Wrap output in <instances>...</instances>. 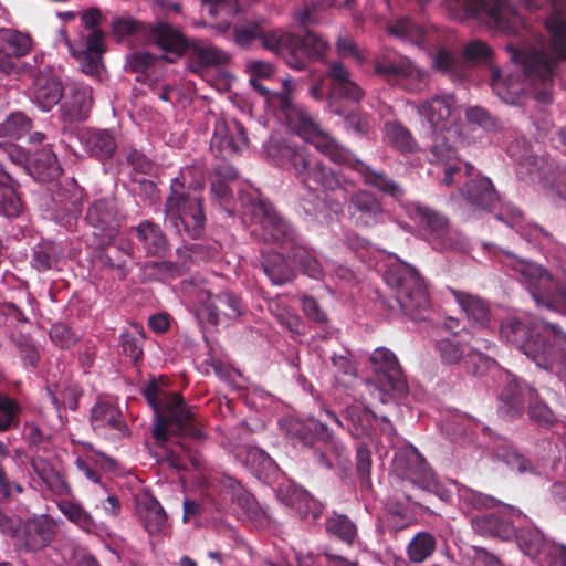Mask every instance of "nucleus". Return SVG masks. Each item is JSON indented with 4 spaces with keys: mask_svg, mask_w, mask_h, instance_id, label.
<instances>
[{
    "mask_svg": "<svg viewBox=\"0 0 566 566\" xmlns=\"http://www.w3.org/2000/svg\"><path fill=\"white\" fill-rule=\"evenodd\" d=\"M457 303L468 318L480 327H485L491 318L489 304L481 297L458 290H451Z\"/></svg>",
    "mask_w": 566,
    "mask_h": 566,
    "instance_id": "43",
    "label": "nucleus"
},
{
    "mask_svg": "<svg viewBox=\"0 0 566 566\" xmlns=\"http://www.w3.org/2000/svg\"><path fill=\"white\" fill-rule=\"evenodd\" d=\"M248 312V307L241 296L231 291L213 293L206 292L202 298L201 314L206 316L211 325L224 324L235 321Z\"/></svg>",
    "mask_w": 566,
    "mask_h": 566,
    "instance_id": "12",
    "label": "nucleus"
},
{
    "mask_svg": "<svg viewBox=\"0 0 566 566\" xmlns=\"http://www.w3.org/2000/svg\"><path fill=\"white\" fill-rule=\"evenodd\" d=\"M21 166L40 182L53 181L62 172L56 155L49 148L39 149L29 156L25 154Z\"/></svg>",
    "mask_w": 566,
    "mask_h": 566,
    "instance_id": "31",
    "label": "nucleus"
},
{
    "mask_svg": "<svg viewBox=\"0 0 566 566\" xmlns=\"http://www.w3.org/2000/svg\"><path fill=\"white\" fill-rule=\"evenodd\" d=\"M558 326L548 322L530 326L517 317H506L501 324L500 334L507 343L516 346L535 363L532 350H544Z\"/></svg>",
    "mask_w": 566,
    "mask_h": 566,
    "instance_id": "9",
    "label": "nucleus"
},
{
    "mask_svg": "<svg viewBox=\"0 0 566 566\" xmlns=\"http://www.w3.org/2000/svg\"><path fill=\"white\" fill-rule=\"evenodd\" d=\"M164 52L181 56L188 48L187 39L181 32L168 23L150 24L146 36Z\"/></svg>",
    "mask_w": 566,
    "mask_h": 566,
    "instance_id": "35",
    "label": "nucleus"
},
{
    "mask_svg": "<svg viewBox=\"0 0 566 566\" xmlns=\"http://www.w3.org/2000/svg\"><path fill=\"white\" fill-rule=\"evenodd\" d=\"M453 109L454 98L451 95H443L422 102L418 112L431 126H439L451 116Z\"/></svg>",
    "mask_w": 566,
    "mask_h": 566,
    "instance_id": "48",
    "label": "nucleus"
},
{
    "mask_svg": "<svg viewBox=\"0 0 566 566\" xmlns=\"http://www.w3.org/2000/svg\"><path fill=\"white\" fill-rule=\"evenodd\" d=\"M122 348L126 356L134 363L143 359V345L145 340V332L142 326H133L132 329L122 334Z\"/></svg>",
    "mask_w": 566,
    "mask_h": 566,
    "instance_id": "62",
    "label": "nucleus"
},
{
    "mask_svg": "<svg viewBox=\"0 0 566 566\" xmlns=\"http://www.w3.org/2000/svg\"><path fill=\"white\" fill-rule=\"evenodd\" d=\"M327 75L331 81L328 98L336 114H342L335 106L336 101L345 99L358 104L363 99L365 95L364 91L352 80L349 71L342 63H332Z\"/></svg>",
    "mask_w": 566,
    "mask_h": 566,
    "instance_id": "20",
    "label": "nucleus"
},
{
    "mask_svg": "<svg viewBox=\"0 0 566 566\" xmlns=\"http://www.w3.org/2000/svg\"><path fill=\"white\" fill-rule=\"evenodd\" d=\"M347 213L350 222L358 229L375 228L387 218L381 198L369 189H358L349 196Z\"/></svg>",
    "mask_w": 566,
    "mask_h": 566,
    "instance_id": "11",
    "label": "nucleus"
},
{
    "mask_svg": "<svg viewBox=\"0 0 566 566\" xmlns=\"http://www.w3.org/2000/svg\"><path fill=\"white\" fill-rule=\"evenodd\" d=\"M232 39L242 49H249L259 41L263 49L297 71L305 70L313 60H322L329 50L328 41L314 31L307 30L304 35H297L283 29H269L263 21L254 20L234 25Z\"/></svg>",
    "mask_w": 566,
    "mask_h": 566,
    "instance_id": "2",
    "label": "nucleus"
},
{
    "mask_svg": "<svg viewBox=\"0 0 566 566\" xmlns=\"http://www.w3.org/2000/svg\"><path fill=\"white\" fill-rule=\"evenodd\" d=\"M85 221L94 229L95 235L112 240L120 226V216L113 199H98L86 211Z\"/></svg>",
    "mask_w": 566,
    "mask_h": 566,
    "instance_id": "19",
    "label": "nucleus"
},
{
    "mask_svg": "<svg viewBox=\"0 0 566 566\" xmlns=\"http://www.w3.org/2000/svg\"><path fill=\"white\" fill-rule=\"evenodd\" d=\"M517 510L509 505H501L500 510L492 513L478 515L471 520L473 530L482 535L501 541H510L515 535L513 515Z\"/></svg>",
    "mask_w": 566,
    "mask_h": 566,
    "instance_id": "17",
    "label": "nucleus"
},
{
    "mask_svg": "<svg viewBox=\"0 0 566 566\" xmlns=\"http://www.w3.org/2000/svg\"><path fill=\"white\" fill-rule=\"evenodd\" d=\"M202 3L210 17L219 19L216 29L221 33L230 29L233 18L240 12L238 0H202Z\"/></svg>",
    "mask_w": 566,
    "mask_h": 566,
    "instance_id": "51",
    "label": "nucleus"
},
{
    "mask_svg": "<svg viewBox=\"0 0 566 566\" xmlns=\"http://www.w3.org/2000/svg\"><path fill=\"white\" fill-rule=\"evenodd\" d=\"M261 268L274 285H284L291 282L295 276L294 269L280 252L272 251L263 253Z\"/></svg>",
    "mask_w": 566,
    "mask_h": 566,
    "instance_id": "45",
    "label": "nucleus"
},
{
    "mask_svg": "<svg viewBox=\"0 0 566 566\" xmlns=\"http://www.w3.org/2000/svg\"><path fill=\"white\" fill-rule=\"evenodd\" d=\"M290 258L300 268L303 274L311 279L319 280L324 270L316 255L304 245L293 244L290 250Z\"/></svg>",
    "mask_w": 566,
    "mask_h": 566,
    "instance_id": "55",
    "label": "nucleus"
},
{
    "mask_svg": "<svg viewBox=\"0 0 566 566\" xmlns=\"http://www.w3.org/2000/svg\"><path fill=\"white\" fill-rule=\"evenodd\" d=\"M384 133L389 146L401 155L406 156L419 151L418 142L402 123L397 120L386 122Z\"/></svg>",
    "mask_w": 566,
    "mask_h": 566,
    "instance_id": "42",
    "label": "nucleus"
},
{
    "mask_svg": "<svg viewBox=\"0 0 566 566\" xmlns=\"http://www.w3.org/2000/svg\"><path fill=\"white\" fill-rule=\"evenodd\" d=\"M32 46L29 34L10 28H0V53L7 56H25Z\"/></svg>",
    "mask_w": 566,
    "mask_h": 566,
    "instance_id": "49",
    "label": "nucleus"
},
{
    "mask_svg": "<svg viewBox=\"0 0 566 566\" xmlns=\"http://www.w3.org/2000/svg\"><path fill=\"white\" fill-rule=\"evenodd\" d=\"M192 169H182L171 180L169 195L165 201V218L179 234H186L190 239L199 238L206 227V214L202 208V198L191 196L190 190L202 187L200 181H189L188 176Z\"/></svg>",
    "mask_w": 566,
    "mask_h": 566,
    "instance_id": "4",
    "label": "nucleus"
},
{
    "mask_svg": "<svg viewBox=\"0 0 566 566\" xmlns=\"http://www.w3.org/2000/svg\"><path fill=\"white\" fill-rule=\"evenodd\" d=\"M298 134L334 163L346 161L347 153L332 137L323 134L314 120L304 114L298 115Z\"/></svg>",
    "mask_w": 566,
    "mask_h": 566,
    "instance_id": "26",
    "label": "nucleus"
},
{
    "mask_svg": "<svg viewBox=\"0 0 566 566\" xmlns=\"http://www.w3.org/2000/svg\"><path fill=\"white\" fill-rule=\"evenodd\" d=\"M54 535V524L41 517L27 521L18 536L22 548L38 552L46 547L53 541Z\"/></svg>",
    "mask_w": 566,
    "mask_h": 566,
    "instance_id": "32",
    "label": "nucleus"
},
{
    "mask_svg": "<svg viewBox=\"0 0 566 566\" xmlns=\"http://www.w3.org/2000/svg\"><path fill=\"white\" fill-rule=\"evenodd\" d=\"M374 382L382 403L398 402L409 394V386L396 355L387 348H377L369 358Z\"/></svg>",
    "mask_w": 566,
    "mask_h": 566,
    "instance_id": "8",
    "label": "nucleus"
},
{
    "mask_svg": "<svg viewBox=\"0 0 566 566\" xmlns=\"http://www.w3.org/2000/svg\"><path fill=\"white\" fill-rule=\"evenodd\" d=\"M328 436V438H319L318 441L323 442L324 446L321 451H315L314 455L319 465L331 470L336 463L347 460L348 450L339 440L334 438L329 429Z\"/></svg>",
    "mask_w": 566,
    "mask_h": 566,
    "instance_id": "52",
    "label": "nucleus"
},
{
    "mask_svg": "<svg viewBox=\"0 0 566 566\" xmlns=\"http://www.w3.org/2000/svg\"><path fill=\"white\" fill-rule=\"evenodd\" d=\"M139 520L149 534L159 533L167 523V514L153 495H145L137 501Z\"/></svg>",
    "mask_w": 566,
    "mask_h": 566,
    "instance_id": "41",
    "label": "nucleus"
},
{
    "mask_svg": "<svg viewBox=\"0 0 566 566\" xmlns=\"http://www.w3.org/2000/svg\"><path fill=\"white\" fill-rule=\"evenodd\" d=\"M64 87L61 80L51 71H39L33 76V102L42 111H51L63 97Z\"/></svg>",
    "mask_w": 566,
    "mask_h": 566,
    "instance_id": "25",
    "label": "nucleus"
},
{
    "mask_svg": "<svg viewBox=\"0 0 566 566\" xmlns=\"http://www.w3.org/2000/svg\"><path fill=\"white\" fill-rule=\"evenodd\" d=\"M245 462L256 474L271 473L277 465L274 460L260 448H250L245 454Z\"/></svg>",
    "mask_w": 566,
    "mask_h": 566,
    "instance_id": "64",
    "label": "nucleus"
},
{
    "mask_svg": "<svg viewBox=\"0 0 566 566\" xmlns=\"http://www.w3.org/2000/svg\"><path fill=\"white\" fill-rule=\"evenodd\" d=\"M133 254V244L127 240L117 242L101 243L98 259L101 263L109 269H116L122 272V279L126 276V263Z\"/></svg>",
    "mask_w": 566,
    "mask_h": 566,
    "instance_id": "44",
    "label": "nucleus"
},
{
    "mask_svg": "<svg viewBox=\"0 0 566 566\" xmlns=\"http://www.w3.org/2000/svg\"><path fill=\"white\" fill-rule=\"evenodd\" d=\"M312 171L310 179V189H321L326 196L337 191L345 190L346 178L342 172L334 170L324 160Z\"/></svg>",
    "mask_w": 566,
    "mask_h": 566,
    "instance_id": "47",
    "label": "nucleus"
},
{
    "mask_svg": "<svg viewBox=\"0 0 566 566\" xmlns=\"http://www.w3.org/2000/svg\"><path fill=\"white\" fill-rule=\"evenodd\" d=\"M62 255L59 244L50 240H43L33 248L31 265L39 272L53 269Z\"/></svg>",
    "mask_w": 566,
    "mask_h": 566,
    "instance_id": "54",
    "label": "nucleus"
},
{
    "mask_svg": "<svg viewBox=\"0 0 566 566\" xmlns=\"http://www.w3.org/2000/svg\"><path fill=\"white\" fill-rule=\"evenodd\" d=\"M60 103L61 118L64 122H83L88 118L92 108V90L78 83L69 84Z\"/></svg>",
    "mask_w": 566,
    "mask_h": 566,
    "instance_id": "21",
    "label": "nucleus"
},
{
    "mask_svg": "<svg viewBox=\"0 0 566 566\" xmlns=\"http://www.w3.org/2000/svg\"><path fill=\"white\" fill-rule=\"evenodd\" d=\"M30 465L41 481L55 494L67 495L71 488L63 475L43 457L31 459Z\"/></svg>",
    "mask_w": 566,
    "mask_h": 566,
    "instance_id": "46",
    "label": "nucleus"
},
{
    "mask_svg": "<svg viewBox=\"0 0 566 566\" xmlns=\"http://www.w3.org/2000/svg\"><path fill=\"white\" fill-rule=\"evenodd\" d=\"M325 413L338 427L347 428L352 436L357 438L369 436L376 419V415L371 410L360 405L348 406L343 418L331 410H325Z\"/></svg>",
    "mask_w": 566,
    "mask_h": 566,
    "instance_id": "29",
    "label": "nucleus"
},
{
    "mask_svg": "<svg viewBox=\"0 0 566 566\" xmlns=\"http://www.w3.org/2000/svg\"><path fill=\"white\" fill-rule=\"evenodd\" d=\"M142 394L155 412L153 437L157 442H165L171 436H187L192 439L203 437L195 415L186 406L180 392L165 390L153 378L142 389Z\"/></svg>",
    "mask_w": 566,
    "mask_h": 566,
    "instance_id": "3",
    "label": "nucleus"
},
{
    "mask_svg": "<svg viewBox=\"0 0 566 566\" xmlns=\"http://www.w3.org/2000/svg\"><path fill=\"white\" fill-rule=\"evenodd\" d=\"M501 262L513 270L536 304L566 311V291H556L554 279L545 268L511 252H506Z\"/></svg>",
    "mask_w": 566,
    "mask_h": 566,
    "instance_id": "6",
    "label": "nucleus"
},
{
    "mask_svg": "<svg viewBox=\"0 0 566 566\" xmlns=\"http://www.w3.org/2000/svg\"><path fill=\"white\" fill-rule=\"evenodd\" d=\"M241 219L247 226L261 227L264 221L274 212V207L264 199L261 193H240Z\"/></svg>",
    "mask_w": 566,
    "mask_h": 566,
    "instance_id": "38",
    "label": "nucleus"
},
{
    "mask_svg": "<svg viewBox=\"0 0 566 566\" xmlns=\"http://www.w3.org/2000/svg\"><path fill=\"white\" fill-rule=\"evenodd\" d=\"M532 353L538 367L556 374L566 384V331L558 326L544 350Z\"/></svg>",
    "mask_w": 566,
    "mask_h": 566,
    "instance_id": "23",
    "label": "nucleus"
},
{
    "mask_svg": "<svg viewBox=\"0 0 566 566\" xmlns=\"http://www.w3.org/2000/svg\"><path fill=\"white\" fill-rule=\"evenodd\" d=\"M392 470L401 480V489L409 502H417L412 490L439 494L441 486L423 455L413 447L400 448L394 457Z\"/></svg>",
    "mask_w": 566,
    "mask_h": 566,
    "instance_id": "7",
    "label": "nucleus"
},
{
    "mask_svg": "<svg viewBox=\"0 0 566 566\" xmlns=\"http://www.w3.org/2000/svg\"><path fill=\"white\" fill-rule=\"evenodd\" d=\"M387 31L390 35L410 42L426 50L429 55L437 49L443 48V33L434 27H423L403 17L389 23Z\"/></svg>",
    "mask_w": 566,
    "mask_h": 566,
    "instance_id": "14",
    "label": "nucleus"
},
{
    "mask_svg": "<svg viewBox=\"0 0 566 566\" xmlns=\"http://www.w3.org/2000/svg\"><path fill=\"white\" fill-rule=\"evenodd\" d=\"M59 510L72 523L85 532H92L96 524L92 515L78 503L72 500H61L57 503Z\"/></svg>",
    "mask_w": 566,
    "mask_h": 566,
    "instance_id": "57",
    "label": "nucleus"
},
{
    "mask_svg": "<svg viewBox=\"0 0 566 566\" xmlns=\"http://www.w3.org/2000/svg\"><path fill=\"white\" fill-rule=\"evenodd\" d=\"M135 232L148 256L165 258L170 252L166 234L154 221L143 220L135 227Z\"/></svg>",
    "mask_w": 566,
    "mask_h": 566,
    "instance_id": "34",
    "label": "nucleus"
},
{
    "mask_svg": "<svg viewBox=\"0 0 566 566\" xmlns=\"http://www.w3.org/2000/svg\"><path fill=\"white\" fill-rule=\"evenodd\" d=\"M386 284L395 292L400 310L411 319L428 318L431 302L427 285L416 269L407 264L389 268L384 275Z\"/></svg>",
    "mask_w": 566,
    "mask_h": 566,
    "instance_id": "5",
    "label": "nucleus"
},
{
    "mask_svg": "<svg viewBox=\"0 0 566 566\" xmlns=\"http://www.w3.org/2000/svg\"><path fill=\"white\" fill-rule=\"evenodd\" d=\"M326 533L347 546H353L357 538V525L346 514L333 512L325 521Z\"/></svg>",
    "mask_w": 566,
    "mask_h": 566,
    "instance_id": "50",
    "label": "nucleus"
},
{
    "mask_svg": "<svg viewBox=\"0 0 566 566\" xmlns=\"http://www.w3.org/2000/svg\"><path fill=\"white\" fill-rule=\"evenodd\" d=\"M49 209L57 223L72 230L82 212L80 191L75 186L71 188L54 186Z\"/></svg>",
    "mask_w": 566,
    "mask_h": 566,
    "instance_id": "18",
    "label": "nucleus"
},
{
    "mask_svg": "<svg viewBox=\"0 0 566 566\" xmlns=\"http://www.w3.org/2000/svg\"><path fill=\"white\" fill-rule=\"evenodd\" d=\"M80 142L91 157L102 163L111 159L117 149L114 129L85 128L80 134Z\"/></svg>",
    "mask_w": 566,
    "mask_h": 566,
    "instance_id": "27",
    "label": "nucleus"
},
{
    "mask_svg": "<svg viewBox=\"0 0 566 566\" xmlns=\"http://www.w3.org/2000/svg\"><path fill=\"white\" fill-rule=\"evenodd\" d=\"M375 72L410 93H419L428 84L427 72L418 69L410 59L395 53L379 57L375 63Z\"/></svg>",
    "mask_w": 566,
    "mask_h": 566,
    "instance_id": "10",
    "label": "nucleus"
},
{
    "mask_svg": "<svg viewBox=\"0 0 566 566\" xmlns=\"http://www.w3.org/2000/svg\"><path fill=\"white\" fill-rule=\"evenodd\" d=\"M526 385L520 384L516 379L510 380L500 395L499 417L511 421L522 416L524 409V390L528 391Z\"/></svg>",
    "mask_w": 566,
    "mask_h": 566,
    "instance_id": "40",
    "label": "nucleus"
},
{
    "mask_svg": "<svg viewBox=\"0 0 566 566\" xmlns=\"http://www.w3.org/2000/svg\"><path fill=\"white\" fill-rule=\"evenodd\" d=\"M154 62L155 56L146 51L134 52L127 60L128 70L139 74L136 80L143 84H148L153 90L155 88L154 82L146 72L153 66Z\"/></svg>",
    "mask_w": 566,
    "mask_h": 566,
    "instance_id": "63",
    "label": "nucleus"
},
{
    "mask_svg": "<svg viewBox=\"0 0 566 566\" xmlns=\"http://www.w3.org/2000/svg\"><path fill=\"white\" fill-rule=\"evenodd\" d=\"M461 196L472 207L483 210H491L499 200L493 182L486 177L469 180L461 188Z\"/></svg>",
    "mask_w": 566,
    "mask_h": 566,
    "instance_id": "36",
    "label": "nucleus"
},
{
    "mask_svg": "<svg viewBox=\"0 0 566 566\" xmlns=\"http://www.w3.org/2000/svg\"><path fill=\"white\" fill-rule=\"evenodd\" d=\"M282 156L286 158L294 170L295 177L304 186H310L312 171H314L321 158L306 147L286 146L282 150Z\"/></svg>",
    "mask_w": 566,
    "mask_h": 566,
    "instance_id": "37",
    "label": "nucleus"
},
{
    "mask_svg": "<svg viewBox=\"0 0 566 566\" xmlns=\"http://www.w3.org/2000/svg\"><path fill=\"white\" fill-rule=\"evenodd\" d=\"M245 128L237 120L231 125L218 122L211 138V149H217L218 155L228 156L239 153L248 145Z\"/></svg>",
    "mask_w": 566,
    "mask_h": 566,
    "instance_id": "28",
    "label": "nucleus"
},
{
    "mask_svg": "<svg viewBox=\"0 0 566 566\" xmlns=\"http://www.w3.org/2000/svg\"><path fill=\"white\" fill-rule=\"evenodd\" d=\"M518 548L531 558H545L551 566H566V546L548 543L536 528L515 530Z\"/></svg>",
    "mask_w": 566,
    "mask_h": 566,
    "instance_id": "15",
    "label": "nucleus"
},
{
    "mask_svg": "<svg viewBox=\"0 0 566 566\" xmlns=\"http://www.w3.org/2000/svg\"><path fill=\"white\" fill-rule=\"evenodd\" d=\"M143 269L145 274L155 281L174 280L187 273L186 263L174 261H147Z\"/></svg>",
    "mask_w": 566,
    "mask_h": 566,
    "instance_id": "56",
    "label": "nucleus"
},
{
    "mask_svg": "<svg viewBox=\"0 0 566 566\" xmlns=\"http://www.w3.org/2000/svg\"><path fill=\"white\" fill-rule=\"evenodd\" d=\"M91 424L94 431L98 433L111 430L118 437H123L127 432V424L123 419L120 410L107 401H98L92 408Z\"/></svg>",
    "mask_w": 566,
    "mask_h": 566,
    "instance_id": "33",
    "label": "nucleus"
},
{
    "mask_svg": "<svg viewBox=\"0 0 566 566\" xmlns=\"http://www.w3.org/2000/svg\"><path fill=\"white\" fill-rule=\"evenodd\" d=\"M220 493L224 501H229L238 504L247 513L252 511L255 500L251 493H249L242 484L231 476H223L220 480Z\"/></svg>",
    "mask_w": 566,
    "mask_h": 566,
    "instance_id": "53",
    "label": "nucleus"
},
{
    "mask_svg": "<svg viewBox=\"0 0 566 566\" xmlns=\"http://www.w3.org/2000/svg\"><path fill=\"white\" fill-rule=\"evenodd\" d=\"M412 219L436 250H444L452 245L450 222L443 213L429 206L417 203L412 209Z\"/></svg>",
    "mask_w": 566,
    "mask_h": 566,
    "instance_id": "13",
    "label": "nucleus"
},
{
    "mask_svg": "<svg viewBox=\"0 0 566 566\" xmlns=\"http://www.w3.org/2000/svg\"><path fill=\"white\" fill-rule=\"evenodd\" d=\"M22 202L17 193L14 180L0 181V214L15 218L20 214Z\"/></svg>",
    "mask_w": 566,
    "mask_h": 566,
    "instance_id": "60",
    "label": "nucleus"
},
{
    "mask_svg": "<svg viewBox=\"0 0 566 566\" xmlns=\"http://www.w3.org/2000/svg\"><path fill=\"white\" fill-rule=\"evenodd\" d=\"M465 348L467 346L455 336L439 339L436 344V349L443 364H458L464 357L467 365L474 364L472 369L468 366V370L473 375H481V367H486L490 359L479 352L465 353Z\"/></svg>",
    "mask_w": 566,
    "mask_h": 566,
    "instance_id": "24",
    "label": "nucleus"
},
{
    "mask_svg": "<svg viewBox=\"0 0 566 566\" xmlns=\"http://www.w3.org/2000/svg\"><path fill=\"white\" fill-rule=\"evenodd\" d=\"M260 233H258V229L252 230L251 233L264 242L281 244L289 243L291 247L295 244V229L284 218H282L276 210L268 217L264 223L260 227Z\"/></svg>",
    "mask_w": 566,
    "mask_h": 566,
    "instance_id": "39",
    "label": "nucleus"
},
{
    "mask_svg": "<svg viewBox=\"0 0 566 566\" xmlns=\"http://www.w3.org/2000/svg\"><path fill=\"white\" fill-rule=\"evenodd\" d=\"M436 545V538L431 533L419 532L407 547L408 557L412 563H422L433 554Z\"/></svg>",
    "mask_w": 566,
    "mask_h": 566,
    "instance_id": "58",
    "label": "nucleus"
},
{
    "mask_svg": "<svg viewBox=\"0 0 566 566\" xmlns=\"http://www.w3.org/2000/svg\"><path fill=\"white\" fill-rule=\"evenodd\" d=\"M281 426L295 446L300 444L302 447L311 448L316 439L319 440L321 437H329L328 427L313 418L307 419L306 421L300 419H285L281 422Z\"/></svg>",
    "mask_w": 566,
    "mask_h": 566,
    "instance_id": "30",
    "label": "nucleus"
},
{
    "mask_svg": "<svg viewBox=\"0 0 566 566\" xmlns=\"http://www.w3.org/2000/svg\"><path fill=\"white\" fill-rule=\"evenodd\" d=\"M32 120L24 113L14 112L0 124V137L19 139L30 133Z\"/></svg>",
    "mask_w": 566,
    "mask_h": 566,
    "instance_id": "59",
    "label": "nucleus"
},
{
    "mask_svg": "<svg viewBox=\"0 0 566 566\" xmlns=\"http://www.w3.org/2000/svg\"><path fill=\"white\" fill-rule=\"evenodd\" d=\"M531 10L549 3L552 14L545 20L552 35V49L556 56L546 50L543 39L534 42L520 38L525 30L523 18L510 0H447L449 10L459 18H474L489 29L513 36L505 45L510 59L518 64L525 77L535 87L534 97L549 102L554 85V69L558 60H566V20L560 11H566V0H522Z\"/></svg>",
    "mask_w": 566,
    "mask_h": 566,
    "instance_id": "1",
    "label": "nucleus"
},
{
    "mask_svg": "<svg viewBox=\"0 0 566 566\" xmlns=\"http://www.w3.org/2000/svg\"><path fill=\"white\" fill-rule=\"evenodd\" d=\"M343 165L348 166L361 179L367 187L375 188L381 195L392 198L395 201H401L406 195L405 188L392 179L385 170H377L370 165L347 154V159Z\"/></svg>",
    "mask_w": 566,
    "mask_h": 566,
    "instance_id": "16",
    "label": "nucleus"
},
{
    "mask_svg": "<svg viewBox=\"0 0 566 566\" xmlns=\"http://www.w3.org/2000/svg\"><path fill=\"white\" fill-rule=\"evenodd\" d=\"M520 167H527L530 174L535 175L545 187L556 190L559 197L566 199V166L545 156H530L520 163Z\"/></svg>",
    "mask_w": 566,
    "mask_h": 566,
    "instance_id": "22",
    "label": "nucleus"
},
{
    "mask_svg": "<svg viewBox=\"0 0 566 566\" xmlns=\"http://www.w3.org/2000/svg\"><path fill=\"white\" fill-rule=\"evenodd\" d=\"M530 401L527 413L530 419L541 427L548 428L556 422V417L552 409L542 400L537 398V392L528 389Z\"/></svg>",
    "mask_w": 566,
    "mask_h": 566,
    "instance_id": "61",
    "label": "nucleus"
}]
</instances>
